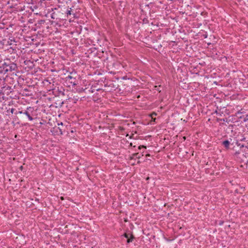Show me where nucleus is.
<instances>
[{"instance_id":"obj_7","label":"nucleus","mask_w":248,"mask_h":248,"mask_svg":"<svg viewBox=\"0 0 248 248\" xmlns=\"http://www.w3.org/2000/svg\"><path fill=\"white\" fill-rule=\"evenodd\" d=\"M140 155H139V153H135L132 155L130 156V159H134L135 158H140Z\"/></svg>"},{"instance_id":"obj_23","label":"nucleus","mask_w":248,"mask_h":248,"mask_svg":"<svg viewBox=\"0 0 248 248\" xmlns=\"http://www.w3.org/2000/svg\"><path fill=\"white\" fill-rule=\"evenodd\" d=\"M36 201H39V200H38V199H36Z\"/></svg>"},{"instance_id":"obj_4","label":"nucleus","mask_w":248,"mask_h":248,"mask_svg":"<svg viewBox=\"0 0 248 248\" xmlns=\"http://www.w3.org/2000/svg\"><path fill=\"white\" fill-rule=\"evenodd\" d=\"M239 158L241 159V162L246 164L247 167V164H248V154L245 153V154L240 155Z\"/></svg>"},{"instance_id":"obj_6","label":"nucleus","mask_w":248,"mask_h":248,"mask_svg":"<svg viewBox=\"0 0 248 248\" xmlns=\"http://www.w3.org/2000/svg\"><path fill=\"white\" fill-rule=\"evenodd\" d=\"M230 144V142L228 140H224L222 142V145L227 149L229 148Z\"/></svg>"},{"instance_id":"obj_20","label":"nucleus","mask_w":248,"mask_h":248,"mask_svg":"<svg viewBox=\"0 0 248 248\" xmlns=\"http://www.w3.org/2000/svg\"><path fill=\"white\" fill-rule=\"evenodd\" d=\"M62 95H64V93L63 92H62Z\"/></svg>"},{"instance_id":"obj_12","label":"nucleus","mask_w":248,"mask_h":248,"mask_svg":"<svg viewBox=\"0 0 248 248\" xmlns=\"http://www.w3.org/2000/svg\"><path fill=\"white\" fill-rule=\"evenodd\" d=\"M241 141H247L246 138H243V139H241Z\"/></svg>"},{"instance_id":"obj_2","label":"nucleus","mask_w":248,"mask_h":248,"mask_svg":"<svg viewBox=\"0 0 248 248\" xmlns=\"http://www.w3.org/2000/svg\"><path fill=\"white\" fill-rule=\"evenodd\" d=\"M3 70L5 72L16 71L17 70V66L16 64L14 62H12L10 61L5 62L3 64Z\"/></svg>"},{"instance_id":"obj_15","label":"nucleus","mask_w":248,"mask_h":248,"mask_svg":"<svg viewBox=\"0 0 248 248\" xmlns=\"http://www.w3.org/2000/svg\"><path fill=\"white\" fill-rule=\"evenodd\" d=\"M40 22H41V23H44V22H45V20H42L40 21Z\"/></svg>"},{"instance_id":"obj_3","label":"nucleus","mask_w":248,"mask_h":248,"mask_svg":"<svg viewBox=\"0 0 248 248\" xmlns=\"http://www.w3.org/2000/svg\"><path fill=\"white\" fill-rule=\"evenodd\" d=\"M65 80L66 82H68L71 83L73 86H75L77 84L76 78L71 75H68L65 78Z\"/></svg>"},{"instance_id":"obj_24","label":"nucleus","mask_w":248,"mask_h":248,"mask_svg":"<svg viewBox=\"0 0 248 248\" xmlns=\"http://www.w3.org/2000/svg\"><path fill=\"white\" fill-rule=\"evenodd\" d=\"M247 168H248V164H247Z\"/></svg>"},{"instance_id":"obj_18","label":"nucleus","mask_w":248,"mask_h":248,"mask_svg":"<svg viewBox=\"0 0 248 248\" xmlns=\"http://www.w3.org/2000/svg\"><path fill=\"white\" fill-rule=\"evenodd\" d=\"M61 200H63V198L62 197H61Z\"/></svg>"},{"instance_id":"obj_13","label":"nucleus","mask_w":248,"mask_h":248,"mask_svg":"<svg viewBox=\"0 0 248 248\" xmlns=\"http://www.w3.org/2000/svg\"><path fill=\"white\" fill-rule=\"evenodd\" d=\"M14 108H12L11 110V112L12 113H14Z\"/></svg>"},{"instance_id":"obj_22","label":"nucleus","mask_w":248,"mask_h":248,"mask_svg":"<svg viewBox=\"0 0 248 248\" xmlns=\"http://www.w3.org/2000/svg\"><path fill=\"white\" fill-rule=\"evenodd\" d=\"M173 0H168V1H172Z\"/></svg>"},{"instance_id":"obj_19","label":"nucleus","mask_w":248,"mask_h":248,"mask_svg":"<svg viewBox=\"0 0 248 248\" xmlns=\"http://www.w3.org/2000/svg\"><path fill=\"white\" fill-rule=\"evenodd\" d=\"M63 104V102H62L61 103V106H62V105Z\"/></svg>"},{"instance_id":"obj_21","label":"nucleus","mask_w":248,"mask_h":248,"mask_svg":"<svg viewBox=\"0 0 248 248\" xmlns=\"http://www.w3.org/2000/svg\"><path fill=\"white\" fill-rule=\"evenodd\" d=\"M140 161H138V163H139H139H140Z\"/></svg>"},{"instance_id":"obj_8","label":"nucleus","mask_w":248,"mask_h":248,"mask_svg":"<svg viewBox=\"0 0 248 248\" xmlns=\"http://www.w3.org/2000/svg\"><path fill=\"white\" fill-rule=\"evenodd\" d=\"M236 145L238 146H240V148H242V147H244V145L243 144H241L240 143H239L238 141H237L236 142Z\"/></svg>"},{"instance_id":"obj_17","label":"nucleus","mask_w":248,"mask_h":248,"mask_svg":"<svg viewBox=\"0 0 248 248\" xmlns=\"http://www.w3.org/2000/svg\"><path fill=\"white\" fill-rule=\"evenodd\" d=\"M58 125H60V124H58ZM60 125H62V123H61L60 124Z\"/></svg>"},{"instance_id":"obj_1","label":"nucleus","mask_w":248,"mask_h":248,"mask_svg":"<svg viewBox=\"0 0 248 248\" xmlns=\"http://www.w3.org/2000/svg\"><path fill=\"white\" fill-rule=\"evenodd\" d=\"M34 112L33 111V108L31 107H28L27 108L26 110L19 111L16 114H20L22 115L21 116V118L23 120H26V116L27 117L28 120L30 121H31L33 120V116Z\"/></svg>"},{"instance_id":"obj_10","label":"nucleus","mask_w":248,"mask_h":248,"mask_svg":"<svg viewBox=\"0 0 248 248\" xmlns=\"http://www.w3.org/2000/svg\"><path fill=\"white\" fill-rule=\"evenodd\" d=\"M71 12H72V11L71 10H68L66 12V14L67 15V16L71 15L72 14Z\"/></svg>"},{"instance_id":"obj_5","label":"nucleus","mask_w":248,"mask_h":248,"mask_svg":"<svg viewBox=\"0 0 248 248\" xmlns=\"http://www.w3.org/2000/svg\"><path fill=\"white\" fill-rule=\"evenodd\" d=\"M124 236L127 238V242L128 243L131 242L134 238L133 234L131 233H125L124 234Z\"/></svg>"},{"instance_id":"obj_9","label":"nucleus","mask_w":248,"mask_h":248,"mask_svg":"<svg viewBox=\"0 0 248 248\" xmlns=\"http://www.w3.org/2000/svg\"><path fill=\"white\" fill-rule=\"evenodd\" d=\"M51 18H53V19H55V18H57V17H56V14L55 13H53L51 15Z\"/></svg>"},{"instance_id":"obj_11","label":"nucleus","mask_w":248,"mask_h":248,"mask_svg":"<svg viewBox=\"0 0 248 248\" xmlns=\"http://www.w3.org/2000/svg\"><path fill=\"white\" fill-rule=\"evenodd\" d=\"M142 148H146V147L144 146V145H140V146H139L138 148L139 149H141Z\"/></svg>"},{"instance_id":"obj_14","label":"nucleus","mask_w":248,"mask_h":248,"mask_svg":"<svg viewBox=\"0 0 248 248\" xmlns=\"http://www.w3.org/2000/svg\"><path fill=\"white\" fill-rule=\"evenodd\" d=\"M60 132L61 133V134H62V129H60Z\"/></svg>"},{"instance_id":"obj_16","label":"nucleus","mask_w":248,"mask_h":248,"mask_svg":"<svg viewBox=\"0 0 248 248\" xmlns=\"http://www.w3.org/2000/svg\"><path fill=\"white\" fill-rule=\"evenodd\" d=\"M146 156H150V155H149V154H147V155H146Z\"/></svg>"}]
</instances>
